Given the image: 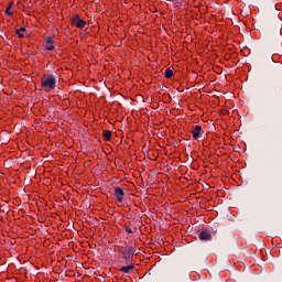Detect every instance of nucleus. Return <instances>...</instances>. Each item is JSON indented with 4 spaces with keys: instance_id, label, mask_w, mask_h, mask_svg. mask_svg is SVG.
Returning <instances> with one entry per match:
<instances>
[{
    "instance_id": "nucleus-1",
    "label": "nucleus",
    "mask_w": 282,
    "mask_h": 282,
    "mask_svg": "<svg viewBox=\"0 0 282 282\" xmlns=\"http://www.w3.org/2000/svg\"><path fill=\"white\" fill-rule=\"evenodd\" d=\"M41 87L46 93L52 91V89H56V75H44L41 79Z\"/></svg>"
},
{
    "instance_id": "nucleus-2",
    "label": "nucleus",
    "mask_w": 282,
    "mask_h": 282,
    "mask_svg": "<svg viewBox=\"0 0 282 282\" xmlns=\"http://www.w3.org/2000/svg\"><path fill=\"white\" fill-rule=\"evenodd\" d=\"M70 23L72 25H75L76 28H78V30H83V28H85V25H87V22L83 19H80L79 15H75L70 19Z\"/></svg>"
},
{
    "instance_id": "nucleus-3",
    "label": "nucleus",
    "mask_w": 282,
    "mask_h": 282,
    "mask_svg": "<svg viewBox=\"0 0 282 282\" xmlns=\"http://www.w3.org/2000/svg\"><path fill=\"white\" fill-rule=\"evenodd\" d=\"M113 194L119 204H122L124 202V191L121 189V187H115Z\"/></svg>"
},
{
    "instance_id": "nucleus-4",
    "label": "nucleus",
    "mask_w": 282,
    "mask_h": 282,
    "mask_svg": "<svg viewBox=\"0 0 282 282\" xmlns=\"http://www.w3.org/2000/svg\"><path fill=\"white\" fill-rule=\"evenodd\" d=\"M198 238L200 239V241H210L212 239L210 231L208 229L200 231L198 234Z\"/></svg>"
},
{
    "instance_id": "nucleus-5",
    "label": "nucleus",
    "mask_w": 282,
    "mask_h": 282,
    "mask_svg": "<svg viewBox=\"0 0 282 282\" xmlns=\"http://www.w3.org/2000/svg\"><path fill=\"white\" fill-rule=\"evenodd\" d=\"M45 48L47 50V52H52L54 50V39H52V36L46 37Z\"/></svg>"
},
{
    "instance_id": "nucleus-6",
    "label": "nucleus",
    "mask_w": 282,
    "mask_h": 282,
    "mask_svg": "<svg viewBox=\"0 0 282 282\" xmlns=\"http://www.w3.org/2000/svg\"><path fill=\"white\" fill-rule=\"evenodd\" d=\"M199 133H202V126H195L192 130V135L194 140H199Z\"/></svg>"
},
{
    "instance_id": "nucleus-7",
    "label": "nucleus",
    "mask_w": 282,
    "mask_h": 282,
    "mask_svg": "<svg viewBox=\"0 0 282 282\" xmlns=\"http://www.w3.org/2000/svg\"><path fill=\"white\" fill-rule=\"evenodd\" d=\"M132 270H133V264L120 268V272H124L126 274H131Z\"/></svg>"
},
{
    "instance_id": "nucleus-8",
    "label": "nucleus",
    "mask_w": 282,
    "mask_h": 282,
    "mask_svg": "<svg viewBox=\"0 0 282 282\" xmlns=\"http://www.w3.org/2000/svg\"><path fill=\"white\" fill-rule=\"evenodd\" d=\"M275 96H276L278 100H280V102H282V87L281 86L275 87Z\"/></svg>"
},
{
    "instance_id": "nucleus-9",
    "label": "nucleus",
    "mask_w": 282,
    "mask_h": 282,
    "mask_svg": "<svg viewBox=\"0 0 282 282\" xmlns=\"http://www.w3.org/2000/svg\"><path fill=\"white\" fill-rule=\"evenodd\" d=\"M102 135H104V140H105L106 142H109V140H111V131H109V130H104V131H102Z\"/></svg>"
},
{
    "instance_id": "nucleus-10",
    "label": "nucleus",
    "mask_w": 282,
    "mask_h": 282,
    "mask_svg": "<svg viewBox=\"0 0 282 282\" xmlns=\"http://www.w3.org/2000/svg\"><path fill=\"white\" fill-rule=\"evenodd\" d=\"M23 32H28V30L24 26H22L19 30H17V34H18L19 39H24L25 37Z\"/></svg>"
},
{
    "instance_id": "nucleus-11",
    "label": "nucleus",
    "mask_w": 282,
    "mask_h": 282,
    "mask_svg": "<svg viewBox=\"0 0 282 282\" xmlns=\"http://www.w3.org/2000/svg\"><path fill=\"white\" fill-rule=\"evenodd\" d=\"M12 6H13V3L10 2L6 9V14H8V17H12L14 14L12 11H10V10H12Z\"/></svg>"
},
{
    "instance_id": "nucleus-12",
    "label": "nucleus",
    "mask_w": 282,
    "mask_h": 282,
    "mask_svg": "<svg viewBox=\"0 0 282 282\" xmlns=\"http://www.w3.org/2000/svg\"><path fill=\"white\" fill-rule=\"evenodd\" d=\"M165 78H173V70L171 68L165 69Z\"/></svg>"
},
{
    "instance_id": "nucleus-13",
    "label": "nucleus",
    "mask_w": 282,
    "mask_h": 282,
    "mask_svg": "<svg viewBox=\"0 0 282 282\" xmlns=\"http://www.w3.org/2000/svg\"><path fill=\"white\" fill-rule=\"evenodd\" d=\"M128 254H129V257H133V254H135V248L134 247H130L128 249Z\"/></svg>"
},
{
    "instance_id": "nucleus-14",
    "label": "nucleus",
    "mask_w": 282,
    "mask_h": 282,
    "mask_svg": "<svg viewBox=\"0 0 282 282\" xmlns=\"http://www.w3.org/2000/svg\"><path fill=\"white\" fill-rule=\"evenodd\" d=\"M124 231L128 232L129 235L133 234V230L130 227H124Z\"/></svg>"
},
{
    "instance_id": "nucleus-15",
    "label": "nucleus",
    "mask_w": 282,
    "mask_h": 282,
    "mask_svg": "<svg viewBox=\"0 0 282 282\" xmlns=\"http://www.w3.org/2000/svg\"><path fill=\"white\" fill-rule=\"evenodd\" d=\"M187 180V182H193V178H186Z\"/></svg>"
},
{
    "instance_id": "nucleus-16",
    "label": "nucleus",
    "mask_w": 282,
    "mask_h": 282,
    "mask_svg": "<svg viewBox=\"0 0 282 282\" xmlns=\"http://www.w3.org/2000/svg\"><path fill=\"white\" fill-rule=\"evenodd\" d=\"M144 182H147L148 184H149V178H145V181Z\"/></svg>"
},
{
    "instance_id": "nucleus-17",
    "label": "nucleus",
    "mask_w": 282,
    "mask_h": 282,
    "mask_svg": "<svg viewBox=\"0 0 282 282\" xmlns=\"http://www.w3.org/2000/svg\"><path fill=\"white\" fill-rule=\"evenodd\" d=\"M31 181H28L26 183L30 184Z\"/></svg>"
}]
</instances>
